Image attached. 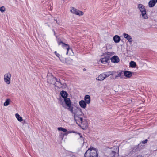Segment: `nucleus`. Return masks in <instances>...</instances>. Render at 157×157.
Instances as JSON below:
<instances>
[{"mask_svg":"<svg viewBox=\"0 0 157 157\" xmlns=\"http://www.w3.org/2000/svg\"><path fill=\"white\" fill-rule=\"evenodd\" d=\"M117 74L115 76L114 79H116L118 77H120L121 78H123L124 77V71L121 70L117 72Z\"/></svg>","mask_w":157,"mask_h":157,"instance_id":"9","label":"nucleus"},{"mask_svg":"<svg viewBox=\"0 0 157 157\" xmlns=\"http://www.w3.org/2000/svg\"><path fill=\"white\" fill-rule=\"evenodd\" d=\"M123 35L125 38H127V37H128L130 36L128 34L126 33H123Z\"/></svg>","mask_w":157,"mask_h":157,"instance_id":"28","label":"nucleus"},{"mask_svg":"<svg viewBox=\"0 0 157 157\" xmlns=\"http://www.w3.org/2000/svg\"><path fill=\"white\" fill-rule=\"evenodd\" d=\"M65 133L64 134H61V136H62V139H63L64 137V136L65 135L67 136L68 134L71 133V132H68L67 131V132H65Z\"/></svg>","mask_w":157,"mask_h":157,"instance_id":"23","label":"nucleus"},{"mask_svg":"<svg viewBox=\"0 0 157 157\" xmlns=\"http://www.w3.org/2000/svg\"><path fill=\"white\" fill-rule=\"evenodd\" d=\"M157 2V0H151L148 3V6L150 7H154Z\"/></svg>","mask_w":157,"mask_h":157,"instance_id":"12","label":"nucleus"},{"mask_svg":"<svg viewBox=\"0 0 157 157\" xmlns=\"http://www.w3.org/2000/svg\"><path fill=\"white\" fill-rule=\"evenodd\" d=\"M106 73H107V74H108V75H109H109H113V74H115L116 72L115 71H112V72H111V71L107 72Z\"/></svg>","mask_w":157,"mask_h":157,"instance_id":"25","label":"nucleus"},{"mask_svg":"<svg viewBox=\"0 0 157 157\" xmlns=\"http://www.w3.org/2000/svg\"><path fill=\"white\" fill-rule=\"evenodd\" d=\"M126 39L129 42H132V39L130 36L127 37Z\"/></svg>","mask_w":157,"mask_h":157,"instance_id":"24","label":"nucleus"},{"mask_svg":"<svg viewBox=\"0 0 157 157\" xmlns=\"http://www.w3.org/2000/svg\"><path fill=\"white\" fill-rule=\"evenodd\" d=\"M15 116L16 117L19 121L21 122L22 121L23 119L22 117H21L20 116L19 114H18V113H16L15 114Z\"/></svg>","mask_w":157,"mask_h":157,"instance_id":"19","label":"nucleus"},{"mask_svg":"<svg viewBox=\"0 0 157 157\" xmlns=\"http://www.w3.org/2000/svg\"><path fill=\"white\" fill-rule=\"evenodd\" d=\"M60 82V80L59 79V78H56V82Z\"/></svg>","mask_w":157,"mask_h":157,"instance_id":"32","label":"nucleus"},{"mask_svg":"<svg viewBox=\"0 0 157 157\" xmlns=\"http://www.w3.org/2000/svg\"><path fill=\"white\" fill-rule=\"evenodd\" d=\"M79 134L80 135V136L81 138H82V135L80 133H79Z\"/></svg>","mask_w":157,"mask_h":157,"instance_id":"34","label":"nucleus"},{"mask_svg":"<svg viewBox=\"0 0 157 157\" xmlns=\"http://www.w3.org/2000/svg\"><path fill=\"white\" fill-rule=\"evenodd\" d=\"M60 94L61 96L65 98H67V93L66 92L64 91H62L60 92Z\"/></svg>","mask_w":157,"mask_h":157,"instance_id":"17","label":"nucleus"},{"mask_svg":"<svg viewBox=\"0 0 157 157\" xmlns=\"http://www.w3.org/2000/svg\"><path fill=\"white\" fill-rule=\"evenodd\" d=\"M65 102L67 105L68 108H67L71 113L74 114V119L76 123L79 126L82 127V128L85 130L88 127V124L85 119H83V113L80 109H77L75 110L74 113L73 110V107L71 105V103L70 98H65L64 99Z\"/></svg>","mask_w":157,"mask_h":157,"instance_id":"1","label":"nucleus"},{"mask_svg":"<svg viewBox=\"0 0 157 157\" xmlns=\"http://www.w3.org/2000/svg\"><path fill=\"white\" fill-rule=\"evenodd\" d=\"M11 74L8 73L4 75V80L5 82L7 84H9L10 83Z\"/></svg>","mask_w":157,"mask_h":157,"instance_id":"6","label":"nucleus"},{"mask_svg":"<svg viewBox=\"0 0 157 157\" xmlns=\"http://www.w3.org/2000/svg\"><path fill=\"white\" fill-rule=\"evenodd\" d=\"M56 78L52 75L47 76V82L49 84H54L56 82Z\"/></svg>","mask_w":157,"mask_h":157,"instance_id":"5","label":"nucleus"},{"mask_svg":"<svg viewBox=\"0 0 157 157\" xmlns=\"http://www.w3.org/2000/svg\"><path fill=\"white\" fill-rule=\"evenodd\" d=\"M133 72H131L128 71H124V75L127 78H130L132 76V74H133Z\"/></svg>","mask_w":157,"mask_h":157,"instance_id":"10","label":"nucleus"},{"mask_svg":"<svg viewBox=\"0 0 157 157\" xmlns=\"http://www.w3.org/2000/svg\"><path fill=\"white\" fill-rule=\"evenodd\" d=\"M11 100L9 99H7L6 101L4 103V106H8L10 104V101Z\"/></svg>","mask_w":157,"mask_h":157,"instance_id":"21","label":"nucleus"},{"mask_svg":"<svg viewBox=\"0 0 157 157\" xmlns=\"http://www.w3.org/2000/svg\"><path fill=\"white\" fill-rule=\"evenodd\" d=\"M71 12L73 14L79 16H82L83 14V12L78 10L73 7L70 8Z\"/></svg>","mask_w":157,"mask_h":157,"instance_id":"4","label":"nucleus"},{"mask_svg":"<svg viewBox=\"0 0 157 157\" xmlns=\"http://www.w3.org/2000/svg\"><path fill=\"white\" fill-rule=\"evenodd\" d=\"M86 102L83 100H82L79 102V104L80 106L84 109L86 108Z\"/></svg>","mask_w":157,"mask_h":157,"instance_id":"13","label":"nucleus"},{"mask_svg":"<svg viewBox=\"0 0 157 157\" xmlns=\"http://www.w3.org/2000/svg\"><path fill=\"white\" fill-rule=\"evenodd\" d=\"M5 10V8L4 6H2L0 8V11L2 12H4Z\"/></svg>","mask_w":157,"mask_h":157,"instance_id":"26","label":"nucleus"},{"mask_svg":"<svg viewBox=\"0 0 157 157\" xmlns=\"http://www.w3.org/2000/svg\"><path fill=\"white\" fill-rule=\"evenodd\" d=\"M105 79L104 75L103 74H102L99 75L98 77L96 78V79L98 80L102 81Z\"/></svg>","mask_w":157,"mask_h":157,"instance_id":"16","label":"nucleus"},{"mask_svg":"<svg viewBox=\"0 0 157 157\" xmlns=\"http://www.w3.org/2000/svg\"><path fill=\"white\" fill-rule=\"evenodd\" d=\"M61 44H63L62 46L67 50V52L66 53L67 55L68 54V52L70 50H71V51H72V50L69 48V46L68 44L64 43L62 41H60L58 43L59 45H60Z\"/></svg>","mask_w":157,"mask_h":157,"instance_id":"8","label":"nucleus"},{"mask_svg":"<svg viewBox=\"0 0 157 157\" xmlns=\"http://www.w3.org/2000/svg\"><path fill=\"white\" fill-rule=\"evenodd\" d=\"M110 59L112 62L114 63H118L120 61L119 57L115 56L111 58Z\"/></svg>","mask_w":157,"mask_h":157,"instance_id":"11","label":"nucleus"},{"mask_svg":"<svg viewBox=\"0 0 157 157\" xmlns=\"http://www.w3.org/2000/svg\"><path fill=\"white\" fill-rule=\"evenodd\" d=\"M136 65L135 62L133 61H131L130 63V66L131 67L134 68L135 67Z\"/></svg>","mask_w":157,"mask_h":157,"instance_id":"20","label":"nucleus"},{"mask_svg":"<svg viewBox=\"0 0 157 157\" xmlns=\"http://www.w3.org/2000/svg\"><path fill=\"white\" fill-rule=\"evenodd\" d=\"M84 100L87 104H89L90 102V96L88 95H85L84 97Z\"/></svg>","mask_w":157,"mask_h":157,"instance_id":"14","label":"nucleus"},{"mask_svg":"<svg viewBox=\"0 0 157 157\" xmlns=\"http://www.w3.org/2000/svg\"><path fill=\"white\" fill-rule=\"evenodd\" d=\"M116 152L114 151H112L111 153V155L112 157H114L115 156Z\"/></svg>","mask_w":157,"mask_h":157,"instance_id":"27","label":"nucleus"},{"mask_svg":"<svg viewBox=\"0 0 157 157\" xmlns=\"http://www.w3.org/2000/svg\"><path fill=\"white\" fill-rule=\"evenodd\" d=\"M120 37L117 35L114 36L113 37V40L116 43H119L120 40Z\"/></svg>","mask_w":157,"mask_h":157,"instance_id":"15","label":"nucleus"},{"mask_svg":"<svg viewBox=\"0 0 157 157\" xmlns=\"http://www.w3.org/2000/svg\"><path fill=\"white\" fill-rule=\"evenodd\" d=\"M57 129L59 131H62L64 132H67V131L66 129L63 128L62 127H59Z\"/></svg>","mask_w":157,"mask_h":157,"instance_id":"22","label":"nucleus"},{"mask_svg":"<svg viewBox=\"0 0 157 157\" xmlns=\"http://www.w3.org/2000/svg\"><path fill=\"white\" fill-rule=\"evenodd\" d=\"M98 155L96 149L95 148L90 147L85 153L84 157H98Z\"/></svg>","mask_w":157,"mask_h":157,"instance_id":"2","label":"nucleus"},{"mask_svg":"<svg viewBox=\"0 0 157 157\" xmlns=\"http://www.w3.org/2000/svg\"><path fill=\"white\" fill-rule=\"evenodd\" d=\"M148 141V140L147 139H145L144 141H142V142L141 143H142L143 144H144L147 142Z\"/></svg>","mask_w":157,"mask_h":157,"instance_id":"31","label":"nucleus"},{"mask_svg":"<svg viewBox=\"0 0 157 157\" xmlns=\"http://www.w3.org/2000/svg\"><path fill=\"white\" fill-rule=\"evenodd\" d=\"M142 156L141 155H138L136 156L135 157H142Z\"/></svg>","mask_w":157,"mask_h":157,"instance_id":"33","label":"nucleus"},{"mask_svg":"<svg viewBox=\"0 0 157 157\" xmlns=\"http://www.w3.org/2000/svg\"><path fill=\"white\" fill-rule=\"evenodd\" d=\"M54 35H55V32L54 31Z\"/></svg>","mask_w":157,"mask_h":157,"instance_id":"35","label":"nucleus"},{"mask_svg":"<svg viewBox=\"0 0 157 157\" xmlns=\"http://www.w3.org/2000/svg\"><path fill=\"white\" fill-rule=\"evenodd\" d=\"M110 54V52H108V55L104 58H101V63L103 64H106L109 61L110 57L109 55Z\"/></svg>","mask_w":157,"mask_h":157,"instance_id":"7","label":"nucleus"},{"mask_svg":"<svg viewBox=\"0 0 157 157\" xmlns=\"http://www.w3.org/2000/svg\"><path fill=\"white\" fill-rule=\"evenodd\" d=\"M138 7L141 12V14L143 18L147 19L148 17L146 14V12L145 6L142 4H139L138 5Z\"/></svg>","mask_w":157,"mask_h":157,"instance_id":"3","label":"nucleus"},{"mask_svg":"<svg viewBox=\"0 0 157 157\" xmlns=\"http://www.w3.org/2000/svg\"><path fill=\"white\" fill-rule=\"evenodd\" d=\"M54 53L56 54V56L59 58L60 60L61 61H62L61 59H60V58L59 57L60 55L59 54L57 53L56 51H55L54 52Z\"/></svg>","mask_w":157,"mask_h":157,"instance_id":"29","label":"nucleus"},{"mask_svg":"<svg viewBox=\"0 0 157 157\" xmlns=\"http://www.w3.org/2000/svg\"><path fill=\"white\" fill-rule=\"evenodd\" d=\"M55 86L57 87L58 88H61L62 87L63 84L61 82H56L54 84Z\"/></svg>","mask_w":157,"mask_h":157,"instance_id":"18","label":"nucleus"},{"mask_svg":"<svg viewBox=\"0 0 157 157\" xmlns=\"http://www.w3.org/2000/svg\"><path fill=\"white\" fill-rule=\"evenodd\" d=\"M104 75V77H105V78L106 77H108L109 76V75L108 74H107V73H105L103 74Z\"/></svg>","mask_w":157,"mask_h":157,"instance_id":"30","label":"nucleus"}]
</instances>
